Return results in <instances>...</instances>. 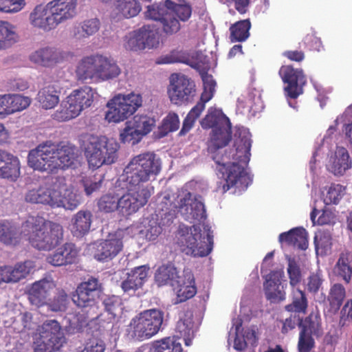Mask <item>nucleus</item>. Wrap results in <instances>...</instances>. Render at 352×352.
Segmentation results:
<instances>
[{
  "label": "nucleus",
  "instance_id": "0eeeda50",
  "mask_svg": "<svg viewBox=\"0 0 352 352\" xmlns=\"http://www.w3.org/2000/svg\"><path fill=\"white\" fill-rule=\"evenodd\" d=\"M142 104L140 94L131 93L128 95H118L107 102L108 111L105 119L109 122H120L133 115Z\"/></svg>",
  "mask_w": 352,
  "mask_h": 352
},
{
  "label": "nucleus",
  "instance_id": "f704fd0d",
  "mask_svg": "<svg viewBox=\"0 0 352 352\" xmlns=\"http://www.w3.org/2000/svg\"><path fill=\"white\" fill-rule=\"evenodd\" d=\"M278 241L300 250H306L308 247L307 232L303 228H296L281 233Z\"/></svg>",
  "mask_w": 352,
  "mask_h": 352
},
{
  "label": "nucleus",
  "instance_id": "2eb2a0df",
  "mask_svg": "<svg viewBox=\"0 0 352 352\" xmlns=\"http://www.w3.org/2000/svg\"><path fill=\"white\" fill-rule=\"evenodd\" d=\"M159 45V38L151 25H144L130 32L126 36L124 47L127 50L138 52L146 48H155Z\"/></svg>",
  "mask_w": 352,
  "mask_h": 352
},
{
  "label": "nucleus",
  "instance_id": "aec40b11",
  "mask_svg": "<svg viewBox=\"0 0 352 352\" xmlns=\"http://www.w3.org/2000/svg\"><path fill=\"white\" fill-rule=\"evenodd\" d=\"M79 251L72 243H66L46 257V261L56 267L71 265L76 263Z\"/></svg>",
  "mask_w": 352,
  "mask_h": 352
},
{
  "label": "nucleus",
  "instance_id": "052dcab7",
  "mask_svg": "<svg viewBox=\"0 0 352 352\" xmlns=\"http://www.w3.org/2000/svg\"><path fill=\"white\" fill-rule=\"evenodd\" d=\"M346 188L339 184H331L324 196L326 205L338 204L345 193Z\"/></svg>",
  "mask_w": 352,
  "mask_h": 352
},
{
  "label": "nucleus",
  "instance_id": "0e129e2a",
  "mask_svg": "<svg viewBox=\"0 0 352 352\" xmlns=\"http://www.w3.org/2000/svg\"><path fill=\"white\" fill-rule=\"evenodd\" d=\"M58 195L60 203L56 208L63 207L66 210H73L80 205L79 197L72 192L69 191L65 196H63L61 191L58 189Z\"/></svg>",
  "mask_w": 352,
  "mask_h": 352
},
{
  "label": "nucleus",
  "instance_id": "bb28decb",
  "mask_svg": "<svg viewBox=\"0 0 352 352\" xmlns=\"http://www.w3.org/2000/svg\"><path fill=\"white\" fill-rule=\"evenodd\" d=\"M30 21L34 27L45 32L54 30L57 27L52 13L47 8V4L36 6L30 14Z\"/></svg>",
  "mask_w": 352,
  "mask_h": 352
},
{
  "label": "nucleus",
  "instance_id": "6ab92c4d",
  "mask_svg": "<svg viewBox=\"0 0 352 352\" xmlns=\"http://www.w3.org/2000/svg\"><path fill=\"white\" fill-rule=\"evenodd\" d=\"M102 55L96 54L84 57L76 68V75L79 80L99 81L100 70Z\"/></svg>",
  "mask_w": 352,
  "mask_h": 352
},
{
  "label": "nucleus",
  "instance_id": "7c9ffc66",
  "mask_svg": "<svg viewBox=\"0 0 352 352\" xmlns=\"http://www.w3.org/2000/svg\"><path fill=\"white\" fill-rule=\"evenodd\" d=\"M352 166L348 151L344 147H337L327 165L328 170L335 175H342Z\"/></svg>",
  "mask_w": 352,
  "mask_h": 352
},
{
  "label": "nucleus",
  "instance_id": "b1692460",
  "mask_svg": "<svg viewBox=\"0 0 352 352\" xmlns=\"http://www.w3.org/2000/svg\"><path fill=\"white\" fill-rule=\"evenodd\" d=\"M64 58V52L52 47H41L30 56V60L32 63L43 67L54 66L62 62Z\"/></svg>",
  "mask_w": 352,
  "mask_h": 352
},
{
  "label": "nucleus",
  "instance_id": "4c0bfd02",
  "mask_svg": "<svg viewBox=\"0 0 352 352\" xmlns=\"http://www.w3.org/2000/svg\"><path fill=\"white\" fill-rule=\"evenodd\" d=\"M22 230L8 221L0 222V242L7 246H16L21 242Z\"/></svg>",
  "mask_w": 352,
  "mask_h": 352
},
{
  "label": "nucleus",
  "instance_id": "13d9d810",
  "mask_svg": "<svg viewBox=\"0 0 352 352\" xmlns=\"http://www.w3.org/2000/svg\"><path fill=\"white\" fill-rule=\"evenodd\" d=\"M179 126L178 115L175 112H170L163 119L162 125L159 127V133L161 137L166 135L170 132L177 131Z\"/></svg>",
  "mask_w": 352,
  "mask_h": 352
},
{
  "label": "nucleus",
  "instance_id": "1a4fd4ad",
  "mask_svg": "<svg viewBox=\"0 0 352 352\" xmlns=\"http://www.w3.org/2000/svg\"><path fill=\"white\" fill-rule=\"evenodd\" d=\"M167 94L171 103L181 106L191 102L196 94V86L184 74H173L169 78Z\"/></svg>",
  "mask_w": 352,
  "mask_h": 352
},
{
  "label": "nucleus",
  "instance_id": "e433bc0d",
  "mask_svg": "<svg viewBox=\"0 0 352 352\" xmlns=\"http://www.w3.org/2000/svg\"><path fill=\"white\" fill-rule=\"evenodd\" d=\"M298 321L300 331L316 337L322 336L321 318L318 312H311L305 318L298 317Z\"/></svg>",
  "mask_w": 352,
  "mask_h": 352
},
{
  "label": "nucleus",
  "instance_id": "6e6552de",
  "mask_svg": "<svg viewBox=\"0 0 352 352\" xmlns=\"http://www.w3.org/2000/svg\"><path fill=\"white\" fill-rule=\"evenodd\" d=\"M94 92L91 87L84 86L74 90L67 98V101L55 114L61 122L77 117L82 111L89 107L94 102Z\"/></svg>",
  "mask_w": 352,
  "mask_h": 352
},
{
  "label": "nucleus",
  "instance_id": "c03bdc74",
  "mask_svg": "<svg viewBox=\"0 0 352 352\" xmlns=\"http://www.w3.org/2000/svg\"><path fill=\"white\" fill-rule=\"evenodd\" d=\"M38 101L43 109H50L59 102L58 92L54 85L43 87L38 93Z\"/></svg>",
  "mask_w": 352,
  "mask_h": 352
},
{
  "label": "nucleus",
  "instance_id": "a19ab883",
  "mask_svg": "<svg viewBox=\"0 0 352 352\" xmlns=\"http://www.w3.org/2000/svg\"><path fill=\"white\" fill-rule=\"evenodd\" d=\"M335 270L338 276L346 283H349L352 278V252H342L335 265Z\"/></svg>",
  "mask_w": 352,
  "mask_h": 352
},
{
  "label": "nucleus",
  "instance_id": "cd10ccee",
  "mask_svg": "<svg viewBox=\"0 0 352 352\" xmlns=\"http://www.w3.org/2000/svg\"><path fill=\"white\" fill-rule=\"evenodd\" d=\"M0 267V276L3 278V280H1V283H16L25 278L30 273L32 265V262L28 261L18 263L14 266L5 265Z\"/></svg>",
  "mask_w": 352,
  "mask_h": 352
},
{
  "label": "nucleus",
  "instance_id": "58836bf2",
  "mask_svg": "<svg viewBox=\"0 0 352 352\" xmlns=\"http://www.w3.org/2000/svg\"><path fill=\"white\" fill-rule=\"evenodd\" d=\"M231 138V126H228V129L224 127L220 129H213L208 146V149L212 153V156L220 153L218 150L225 147L230 142Z\"/></svg>",
  "mask_w": 352,
  "mask_h": 352
},
{
  "label": "nucleus",
  "instance_id": "20e7f679",
  "mask_svg": "<svg viewBox=\"0 0 352 352\" xmlns=\"http://www.w3.org/2000/svg\"><path fill=\"white\" fill-rule=\"evenodd\" d=\"M81 146L90 168L96 169L102 165H111L118 160V143L104 135H87Z\"/></svg>",
  "mask_w": 352,
  "mask_h": 352
},
{
  "label": "nucleus",
  "instance_id": "bf43d9fd",
  "mask_svg": "<svg viewBox=\"0 0 352 352\" xmlns=\"http://www.w3.org/2000/svg\"><path fill=\"white\" fill-rule=\"evenodd\" d=\"M8 100H9V109L8 111L10 114L26 109L31 102L29 97L19 94H8Z\"/></svg>",
  "mask_w": 352,
  "mask_h": 352
},
{
  "label": "nucleus",
  "instance_id": "3c124183",
  "mask_svg": "<svg viewBox=\"0 0 352 352\" xmlns=\"http://www.w3.org/2000/svg\"><path fill=\"white\" fill-rule=\"evenodd\" d=\"M162 228L156 219H144L140 226V234L148 241H154L161 234Z\"/></svg>",
  "mask_w": 352,
  "mask_h": 352
},
{
  "label": "nucleus",
  "instance_id": "6e6d98bb",
  "mask_svg": "<svg viewBox=\"0 0 352 352\" xmlns=\"http://www.w3.org/2000/svg\"><path fill=\"white\" fill-rule=\"evenodd\" d=\"M102 305L105 311L115 318L123 310V302L122 298L116 295L107 296L102 300Z\"/></svg>",
  "mask_w": 352,
  "mask_h": 352
},
{
  "label": "nucleus",
  "instance_id": "e2e57ef3",
  "mask_svg": "<svg viewBox=\"0 0 352 352\" xmlns=\"http://www.w3.org/2000/svg\"><path fill=\"white\" fill-rule=\"evenodd\" d=\"M68 296L63 289H58L52 300H49L47 305L54 311H63L67 308L68 304Z\"/></svg>",
  "mask_w": 352,
  "mask_h": 352
},
{
  "label": "nucleus",
  "instance_id": "dca6fc26",
  "mask_svg": "<svg viewBox=\"0 0 352 352\" xmlns=\"http://www.w3.org/2000/svg\"><path fill=\"white\" fill-rule=\"evenodd\" d=\"M133 191V192L123 195L120 197L118 196V210L123 215H130L136 212L140 208L147 204L151 195V190L148 187H144L140 190Z\"/></svg>",
  "mask_w": 352,
  "mask_h": 352
},
{
  "label": "nucleus",
  "instance_id": "603ef678",
  "mask_svg": "<svg viewBox=\"0 0 352 352\" xmlns=\"http://www.w3.org/2000/svg\"><path fill=\"white\" fill-rule=\"evenodd\" d=\"M116 8L126 18L137 16L142 10V6L138 0H118Z\"/></svg>",
  "mask_w": 352,
  "mask_h": 352
},
{
  "label": "nucleus",
  "instance_id": "ea45409f",
  "mask_svg": "<svg viewBox=\"0 0 352 352\" xmlns=\"http://www.w3.org/2000/svg\"><path fill=\"white\" fill-rule=\"evenodd\" d=\"M346 296V290L340 283L334 284L330 289L327 301L329 307L327 311L331 314H336L340 309L343 300Z\"/></svg>",
  "mask_w": 352,
  "mask_h": 352
},
{
  "label": "nucleus",
  "instance_id": "9b49d317",
  "mask_svg": "<svg viewBox=\"0 0 352 352\" xmlns=\"http://www.w3.org/2000/svg\"><path fill=\"white\" fill-rule=\"evenodd\" d=\"M201 78L204 91L201 93L199 101L191 109L185 118L179 133L180 135H186L192 128L195 121L204 110L206 103L210 100L214 96L216 82L212 76L206 73L201 75Z\"/></svg>",
  "mask_w": 352,
  "mask_h": 352
},
{
  "label": "nucleus",
  "instance_id": "4468645a",
  "mask_svg": "<svg viewBox=\"0 0 352 352\" xmlns=\"http://www.w3.org/2000/svg\"><path fill=\"white\" fill-rule=\"evenodd\" d=\"M278 74L283 82L286 84L284 90L287 97L296 99L302 94L303 87L307 83L302 69L295 68L292 65H285L280 67Z\"/></svg>",
  "mask_w": 352,
  "mask_h": 352
},
{
  "label": "nucleus",
  "instance_id": "774afa93",
  "mask_svg": "<svg viewBox=\"0 0 352 352\" xmlns=\"http://www.w3.org/2000/svg\"><path fill=\"white\" fill-rule=\"evenodd\" d=\"M287 271L289 284L294 289L296 286L301 283L302 279L300 267L294 259H289Z\"/></svg>",
  "mask_w": 352,
  "mask_h": 352
},
{
  "label": "nucleus",
  "instance_id": "09e8293b",
  "mask_svg": "<svg viewBox=\"0 0 352 352\" xmlns=\"http://www.w3.org/2000/svg\"><path fill=\"white\" fill-rule=\"evenodd\" d=\"M102 63L99 81H105L118 77L121 70L116 63L111 58L103 56Z\"/></svg>",
  "mask_w": 352,
  "mask_h": 352
},
{
  "label": "nucleus",
  "instance_id": "680f3d73",
  "mask_svg": "<svg viewBox=\"0 0 352 352\" xmlns=\"http://www.w3.org/2000/svg\"><path fill=\"white\" fill-rule=\"evenodd\" d=\"M142 138V133L138 132L133 125L128 124V122H126L125 127L120 134V140L122 142L129 143L132 145L138 144Z\"/></svg>",
  "mask_w": 352,
  "mask_h": 352
},
{
  "label": "nucleus",
  "instance_id": "39448f33",
  "mask_svg": "<svg viewBox=\"0 0 352 352\" xmlns=\"http://www.w3.org/2000/svg\"><path fill=\"white\" fill-rule=\"evenodd\" d=\"M206 238L203 237L199 226H179L177 234V243L182 252L193 256H208L212 250L213 234L208 226L204 228Z\"/></svg>",
  "mask_w": 352,
  "mask_h": 352
},
{
  "label": "nucleus",
  "instance_id": "c756f323",
  "mask_svg": "<svg viewBox=\"0 0 352 352\" xmlns=\"http://www.w3.org/2000/svg\"><path fill=\"white\" fill-rule=\"evenodd\" d=\"M148 267L141 265L135 267L127 274V277L121 283L124 292L131 294L141 288L148 277Z\"/></svg>",
  "mask_w": 352,
  "mask_h": 352
},
{
  "label": "nucleus",
  "instance_id": "f257e3e1",
  "mask_svg": "<svg viewBox=\"0 0 352 352\" xmlns=\"http://www.w3.org/2000/svg\"><path fill=\"white\" fill-rule=\"evenodd\" d=\"M252 140L248 135L235 140L234 153L229 155L217 153L212 156L213 160L219 166L218 170L224 177L225 183L218 186V190L223 193L232 188L239 191L245 190L252 183L251 176L245 171V166L250 159Z\"/></svg>",
  "mask_w": 352,
  "mask_h": 352
},
{
  "label": "nucleus",
  "instance_id": "a18cd8bd",
  "mask_svg": "<svg viewBox=\"0 0 352 352\" xmlns=\"http://www.w3.org/2000/svg\"><path fill=\"white\" fill-rule=\"evenodd\" d=\"M251 23L249 19L241 20L232 24L230 28V38L232 42H243L250 36Z\"/></svg>",
  "mask_w": 352,
  "mask_h": 352
},
{
  "label": "nucleus",
  "instance_id": "2f4dec72",
  "mask_svg": "<svg viewBox=\"0 0 352 352\" xmlns=\"http://www.w3.org/2000/svg\"><path fill=\"white\" fill-rule=\"evenodd\" d=\"M93 214L87 210H80L71 220V231L74 236L81 237L87 234L92 223Z\"/></svg>",
  "mask_w": 352,
  "mask_h": 352
},
{
  "label": "nucleus",
  "instance_id": "412c9836",
  "mask_svg": "<svg viewBox=\"0 0 352 352\" xmlns=\"http://www.w3.org/2000/svg\"><path fill=\"white\" fill-rule=\"evenodd\" d=\"M123 248L122 239L120 234H110L101 242L94 254V258L99 261H107L114 258Z\"/></svg>",
  "mask_w": 352,
  "mask_h": 352
},
{
  "label": "nucleus",
  "instance_id": "338daca9",
  "mask_svg": "<svg viewBox=\"0 0 352 352\" xmlns=\"http://www.w3.org/2000/svg\"><path fill=\"white\" fill-rule=\"evenodd\" d=\"M160 23L162 26L163 32L168 35L176 34L181 29L180 21L169 12Z\"/></svg>",
  "mask_w": 352,
  "mask_h": 352
},
{
  "label": "nucleus",
  "instance_id": "ddd939ff",
  "mask_svg": "<svg viewBox=\"0 0 352 352\" xmlns=\"http://www.w3.org/2000/svg\"><path fill=\"white\" fill-rule=\"evenodd\" d=\"M176 207L186 221L201 222L206 219V211L201 195L192 197L191 192H185L179 197Z\"/></svg>",
  "mask_w": 352,
  "mask_h": 352
},
{
  "label": "nucleus",
  "instance_id": "69168bd1",
  "mask_svg": "<svg viewBox=\"0 0 352 352\" xmlns=\"http://www.w3.org/2000/svg\"><path fill=\"white\" fill-rule=\"evenodd\" d=\"M168 10H169L166 6V1L164 4L155 3L147 6V10L145 12V16L147 19L161 22L164 17H166Z\"/></svg>",
  "mask_w": 352,
  "mask_h": 352
},
{
  "label": "nucleus",
  "instance_id": "37998d69",
  "mask_svg": "<svg viewBox=\"0 0 352 352\" xmlns=\"http://www.w3.org/2000/svg\"><path fill=\"white\" fill-rule=\"evenodd\" d=\"M167 8L172 14L177 16L180 22H187L192 16V8L190 3L185 0H180L175 3L171 0H166Z\"/></svg>",
  "mask_w": 352,
  "mask_h": 352
},
{
  "label": "nucleus",
  "instance_id": "7ed1b4c3",
  "mask_svg": "<svg viewBox=\"0 0 352 352\" xmlns=\"http://www.w3.org/2000/svg\"><path fill=\"white\" fill-rule=\"evenodd\" d=\"M161 168L160 159L153 152L134 156L125 166L122 175L128 191L140 190L144 183L160 173Z\"/></svg>",
  "mask_w": 352,
  "mask_h": 352
},
{
  "label": "nucleus",
  "instance_id": "5fc2aeb1",
  "mask_svg": "<svg viewBox=\"0 0 352 352\" xmlns=\"http://www.w3.org/2000/svg\"><path fill=\"white\" fill-rule=\"evenodd\" d=\"M118 205V195L116 193L104 194L97 201L98 210L104 213H110L117 210Z\"/></svg>",
  "mask_w": 352,
  "mask_h": 352
},
{
  "label": "nucleus",
  "instance_id": "de8ad7c7",
  "mask_svg": "<svg viewBox=\"0 0 352 352\" xmlns=\"http://www.w3.org/2000/svg\"><path fill=\"white\" fill-rule=\"evenodd\" d=\"M100 28V20L97 18L83 21L74 32V36L78 39L87 38L95 34Z\"/></svg>",
  "mask_w": 352,
  "mask_h": 352
},
{
  "label": "nucleus",
  "instance_id": "49530a36",
  "mask_svg": "<svg viewBox=\"0 0 352 352\" xmlns=\"http://www.w3.org/2000/svg\"><path fill=\"white\" fill-rule=\"evenodd\" d=\"M14 27L8 21H0V50L11 47L16 42Z\"/></svg>",
  "mask_w": 352,
  "mask_h": 352
},
{
  "label": "nucleus",
  "instance_id": "c9c22d12",
  "mask_svg": "<svg viewBox=\"0 0 352 352\" xmlns=\"http://www.w3.org/2000/svg\"><path fill=\"white\" fill-rule=\"evenodd\" d=\"M203 129H220L221 128L231 126L229 118L222 112L221 110L210 107L207 114L201 121Z\"/></svg>",
  "mask_w": 352,
  "mask_h": 352
},
{
  "label": "nucleus",
  "instance_id": "79ce46f5",
  "mask_svg": "<svg viewBox=\"0 0 352 352\" xmlns=\"http://www.w3.org/2000/svg\"><path fill=\"white\" fill-rule=\"evenodd\" d=\"M308 308V300L305 292L300 289L292 291V302L285 307L286 311L305 314Z\"/></svg>",
  "mask_w": 352,
  "mask_h": 352
},
{
  "label": "nucleus",
  "instance_id": "c85d7f7f",
  "mask_svg": "<svg viewBox=\"0 0 352 352\" xmlns=\"http://www.w3.org/2000/svg\"><path fill=\"white\" fill-rule=\"evenodd\" d=\"M283 287L278 273L275 272H270L263 283L264 292L267 300L273 303L284 300L286 294Z\"/></svg>",
  "mask_w": 352,
  "mask_h": 352
},
{
  "label": "nucleus",
  "instance_id": "f03ea898",
  "mask_svg": "<svg viewBox=\"0 0 352 352\" xmlns=\"http://www.w3.org/2000/svg\"><path fill=\"white\" fill-rule=\"evenodd\" d=\"M22 232L29 243L38 250L50 251L63 239V226L41 216L30 217L22 223Z\"/></svg>",
  "mask_w": 352,
  "mask_h": 352
},
{
  "label": "nucleus",
  "instance_id": "a211bd4d",
  "mask_svg": "<svg viewBox=\"0 0 352 352\" xmlns=\"http://www.w3.org/2000/svg\"><path fill=\"white\" fill-rule=\"evenodd\" d=\"M47 4L57 27L76 14L77 0H52Z\"/></svg>",
  "mask_w": 352,
  "mask_h": 352
},
{
  "label": "nucleus",
  "instance_id": "4be33fe9",
  "mask_svg": "<svg viewBox=\"0 0 352 352\" xmlns=\"http://www.w3.org/2000/svg\"><path fill=\"white\" fill-rule=\"evenodd\" d=\"M39 337L47 344L60 349L65 342L64 333L60 324L55 320H46L40 327Z\"/></svg>",
  "mask_w": 352,
  "mask_h": 352
},
{
  "label": "nucleus",
  "instance_id": "8fccbe9b",
  "mask_svg": "<svg viewBox=\"0 0 352 352\" xmlns=\"http://www.w3.org/2000/svg\"><path fill=\"white\" fill-rule=\"evenodd\" d=\"M182 348L179 342L173 338L166 337L154 341L151 347V352H182Z\"/></svg>",
  "mask_w": 352,
  "mask_h": 352
},
{
  "label": "nucleus",
  "instance_id": "5701e85b",
  "mask_svg": "<svg viewBox=\"0 0 352 352\" xmlns=\"http://www.w3.org/2000/svg\"><path fill=\"white\" fill-rule=\"evenodd\" d=\"M55 285L52 281L45 279L41 280L32 284L28 293L30 303L37 307L47 305L51 292Z\"/></svg>",
  "mask_w": 352,
  "mask_h": 352
},
{
  "label": "nucleus",
  "instance_id": "f8f14e48",
  "mask_svg": "<svg viewBox=\"0 0 352 352\" xmlns=\"http://www.w3.org/2000/svg\"><path fill=\"white\" fill-rule=\"evenodd\" d=\"M102 289V284L97 278L91 276L78 285L72 299L74 305L80 309L94 308Z\"/></svg>",
  "mask_w": 352,
  "mask_h": 352
},
{
  "label": "nucleus",
  "instance_id": "72a5a7b5",
  "mask_svg": "<svg viewBox=\"0 0 352 352\" xmlns=\"http://www.w3.org/2000/svg\"><path fill=\"white\" fill-rule=\"evenodd\" d=\"M181 276L174 264L168 263L160 265L155 272L154 280L158 287L175 286Z\"/></svg>",
  "mask_w": 352,
  "mask_h": 352
},
{
  "label": "nucleus",
  "instance_id": "393cba45",
  "mask_svg": "<svg viewBox=\"0 0 352 352\" xmlns=\"http://www.w3.org/2000/svg\"><path fill=\"white\" fill-rule=\"evenodd\" d=\"M19 158L8 151L1 149L0 152V178L16 181L20 176Z\"/></svg>",
  "mask_w": 352,
  "mask_h": 352
},
{
  "label": "nucleus",
  "instance_id": "423d86ee",
  "mask_svg": "<svg viewBox=\"0 0 352 352\" xmlns=\"http://www.w3.org/2000/svg\"><path fill=\"white\" fill-rule=\"evenodd\" d=\"M164 317V311L159 309L153 308L141 311L131 320V336L138 341L151 338L162 329Z\"/></svg>",
  "mask_w": 352,
  "mask_h": 352
},
{
  "label": "nucleus",
  "instance_id": "f3484780",
  "mask_svg": "<svg viewBox=\"0 0 352 352\" xmlns=\"http://www.w3.org/2000/svg\"><path fill=\"white\" fill-rule=\"evenodd\" d=\"M54 184L52 187L46 186H39L38 188L30 190L25 194V199L27 202L35 204L47 205L52 208H56L60 203L58 195V189Z\"/></svg>",
  "mask_w": 352,
  "mask_h": 352
},
{
  "label": "nucleus",
  "instance_id": "9d476101",
  "mask_svg": "<svg viewBox=\"0 0 352 352\" xmlns=\"http://www.w3.org/2000/svg\"><path fill=\"white\" fill-rule=\"evenodd\" d=\"M57 145L52 141L40 144L31 150L28 155V165L39 171L49 173L56 170Z\"/></svg>",
  "mask_w": 352,
  "mask_h": 352
},
{
  "label": "nucleus",
  "instance_id": "a878e982",
  "mask_svg": "<svg viewBox=\"0 0 352 352\" xmlns=\"http://www.w3.org/2000/svg\"><path fill=\"white\" fill-rule=\"evenodd\" d=\"M173 287L176 289L177 302H185L197 294L195 277L191 272H184Z\"/></svg>",
  "mask_w": 352,
  "mask_h": 352
},
{
  "label": "nucleus",
  "instance_id": "4d7b16f0",
  "mask_svg": "<svg viewBox=\"0 0 352 352\" xmlns=\"http://www.w3.org/2000/svg\"><path fill=\"white\" fill-rule=\"evenodd\" d=\"M315 249L317 253L327 254L331 249L332 238L329 231H319L314 237Z\"/></svg>",
  "mask_w": 352,
  "mask_h": 352
},
{
  "label": "nucleus",
  "instance_id": "864d4df0",
  "mask_svg": "<svg viewBox=\"0 0 352 352\" xmlns=\"http://www.w3.org/2000/svg\"><path fill=\"white\" fill-rule=\"evenodd\" d=\"M155 123V120L153 118L144 115H136L132 120L128 121V124L133 125L143 137L151 131Z\"/></svg>",
  "mask_w": 352,
  "mask_h": 352
},
{
  "label": "nucleus",
  "instance_id": "473e14b6",
  "mask_svg": "<svg viewBox=\"0 0 352 352\" xmlns=\"http://www.w3.org/2000/svg\"><path fill=\"white\" fill-rule=\"evenodd\" d=\"M57 145L56 170L66 169L74 165L78 157L75 146L67 143H59Z\"/></svg>",
  "mask_w": 352,
  "mask_h": 352
}]
</instances>
